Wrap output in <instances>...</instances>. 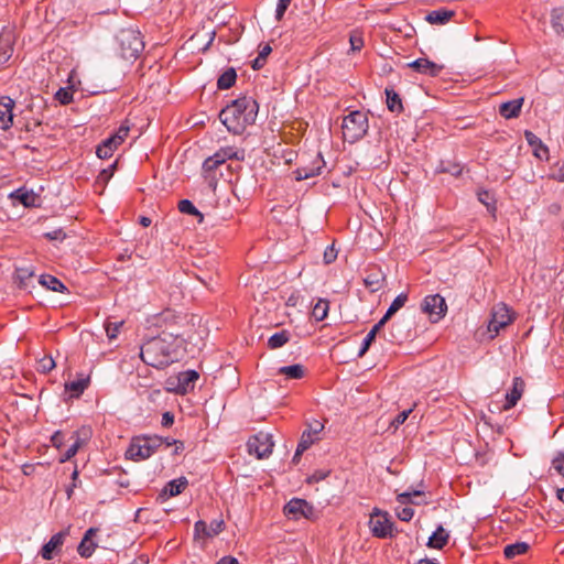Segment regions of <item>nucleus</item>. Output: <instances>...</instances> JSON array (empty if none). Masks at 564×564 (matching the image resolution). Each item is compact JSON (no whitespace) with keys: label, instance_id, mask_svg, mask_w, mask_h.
<instances>
[{"label":"nucleus","instance_id":"nucleus-1","mask_svg":"<svg viewBox=\"0 0 564 564\" xmlns=\"http://www.w3.org/2000/svg\"><path fill=\"white\" fill-rule=\"evenodd\" d=\"M259 106L252 97H240L219 112V119L229 132L240 134L254 123Z\"/></svg>","mask_w":564,"mask_h":564},{"label":"nucleus","instance_id":"nucleus-2","mask_svg":"<svg viewBox=\"0 0 564 564\" xmlns=\"http://www.w3.org/2000/svg\"><path fill=\"white\" fill-rule=\"evenodd\" d=\"M175 338L171 334L152 337L140 347L142 361L156 369H163L174 361Z\"/></svg>","mask_w":564,"mask_h":564},{"label":"nucleus","instance_id":"nucleus-3","mask_svg":"<svg viewBox=\"0 0 564 564\" xmlns=\"http://www.w3.org/2000/svg\"><path fill=\"white\" fill-rule=\"evenodd\" d=\"M369 128L367 113L356 110L344 117L341 129L344 139L352 143L365 137Z\"/></svg>","mask_w":564,"mask_h":564},{"label":"nucleus","instance_id":"nucleus-4","mask_svg":"<svg viewBox=\"0 0 564 564\" xmlns=\"http://www.w3.org/2000/svg\"><path fill=\"white\" fill-rule=\"evenodd\" d=\"M120 54L124 59H135L144 48L141 33L133 29H122L117 35Z\"/></svg>","mask_w":564,"mask_h":564},{"label":"nucleus","instance_id":"nucleus-5","mask_svg":"<svg viewBox=\"0 0 564 564\" xmlns=\"http://www.w3.org/2000/svg\"><path fill=\"white\" fill-rule=\"evenodd\" d=\"M369 527L372 535L378 539H392L399 532L389 513L378 508L370 514Z\"/></svg>","mask_w":564,"mask_h":564},{"label":"nucleus","instance_id":"nucleus-6","mask_svg":"<svg viewBox=\"0 0 564 564\" xmlns=\"http://www.w3.org/2000/svg\"><path fill=\"white\" fill-rule=\"evenodd\" d=\"M513 321L514 312L506 303L500 302L494 305L487 325V330L490 334L489 338L497 337L500 330L512 324Z\"/></svg>","mask_w":564,"mask_h":564},{"label":"nucleus","instance_id":"nucleus-7","mask_svg":"<svg viewBox=\"0 0 564 564\" xmlns=\"http://www.w3.org/2000/svg\"><path fill=\"white\" fill-rule=\"evenodd\" d=\"M421 310L429 315L432 323H437L446 315L447 304L440 294L426 295L422 301Z\"/></svg>","mask_w":564,"mask_h":564},{"label":"nucleus","instance_id":"nucleus-8","mask_svg":"<svg viewBox=\"0 0 564 564\" xmlns=\"http://www.w3.org/2000/svg\"><path fill=\"white\" fill-rule=\"evenodd\" d=\"M284 513L294 520L301 518L311 519L314 516V507L304 499L293 498L284 506Z\"/></svg>","mask_w":564,"mask_h":564},{"label":"nucleus","instance_id":"nucleus-9","mask_svg":"<svg viewBox=\"0 0 564 564\" xmlns=\"http://www.w3.org/2000/svg\"><path fill=\"white\" fill-rule=\"evenodd\" d=\"M273 445L271 436L263 433L254 435L248 441L249 453L254 454L259 459L269 457L272 453Z\"/></svg>","mask_w":564,"mask_h":564},{"label":"nucleus","instance_id":"nucleus-10","mask_svg":"<svg viewBox=\"0 0 564 564\" xmlns=\"http://www.w3.org/2000/svg\"><path fill=\"white\" fill-rule=\"evenodd\" d=\"M152 455L153 453L150 451V446L144 435L133 437L126 452V457L134 462L148 459Z\"/></svg>","mask_w":564,"mask_h":564},{"label":"nucleus","instance_id":"nucleus-11","mask_svg":"<svg viewBox=\"0 0 564 564\" xmlns=\"http://www.w3.org/2000/svg\"><path fill=\"white\" fill-rule=\"evenodd\" d=\"M324 166L325 161L322 154L318 153L311 165L300 166L293 173L295 174L296 181H303L319 175Z\"/></svg>","mask_w":564,"mask_h":564},{"label":"nucleus","instance_id":"nucleus-12","mask_svg":"<svg viewBox=\"0 0 564 564\" xmlns=\"http://www.w3.org/2000/svg\"><path fill=\"white\" fill-rule=\"evenodd\" d=\"M324 425L319 421L308 424V427L302 433L297 444V455H302L308 449L315 441V436L322 432Z\"/></svg>","mask_w":564,"mask_h":564},{"label":"nucleus","instance_id":"nucleus-13","mask_svg":"<svg viewBox=\"0 0 564 564\" xmlns=\"http://www.w3.org/2000/svg\"><path fill=\"white\" fill-rule=\"evenodd\" d=\"M15 106V101L8 97L3 96L0 98V129L7 131L13 124V108Z\"/></svg>","mask_w":564,"mask_h":564},{"label":"nucleus","instance_id":"nucleus-14","mask_svg":"<svg viewBox=\"0 0 564 564\" xmlns=\"http://www.w3.org/2000/svg\"><path fill=\"white\" fill-rule=\"evenodd\" d=\"M408 66L415 69L420 74L429 75L432 77L438 76L444 68L443 65L436 64L430 61L429 58L424 57L417 58L409 63Z\"/></svg>","mask_w":564,"mask_h":564},{"label":"nucleus","instance_id":"nucleus-15","mask_svg":"<svg viewBox=\"0 0 564 564\" xmlns=\"http://www.w3.org/2000/svg\"><path fill=\"white\" fill-rule=\"evenodd\" d=\"M525 383L521 377H514L512 380V388L506 394V403L503 405V410H510L518 401L522 398L524 392Z\"/></svg>","mask_w":564,"mask_h":564},{"label":"nucleus","instance_id":"nucleus-16","mask_svg":"<svg viewBox=\"0 0 564 564\" xmlns=\"http://www.w3.org/2000/svg\"><path fill=\"white\" fill-rule=\"evenodd\" d=\"M67 531H59L56 534L52 535L50 541L46 542L41 549V556L44 560H52L54 553L62 547L64 544L65 538L67 536Z\"/></svg>","mask_w":564,"mask_h":564},{"label":"nucleus","instance_id":"nucleus-17","mask_svg":"<svg viewBox=\"0 0 564 564\" xmlns=\"http://www.w3.org/2000/svg\"><path fill=\"white\" fill-rule=\"evenodd\" d=\"M384 281L386 275L379 268L369 269L364 278V283L370 292H377L382 289Z\"/></svg>","mask_w":564,"mask_h":564},{"label":"nucleus","instance_id":"nucleus-18","mask_svg":"<svg viewBox=\"0 0 564 564\" xmlns=\"http://www.w3.org/2000/svg\"><path fill=\"white\" fill-rule=\"evenodd\" d=\"M188 486V480L185 477H180L177 479H173L169 481L164 488L161 490L159 497L163 500L178 496L182 494L185 488Z\"/></svg>","mask_w":564,"mask_h":564},{"label":"nucleus","instance_id":"nucleus-19","mask_svg":"<svg viewBox=\"0 0 564 564\" xmlns=\"http://www.w3.org/2000/svg\"><path fill=\"white\" fill-rule=\"evenodd\" d=\"M199 375L196 370L182 371L177 376V390L182 394L192 391L195 387V382L198 380Z\"/></svg>","mask_w":564,"mask_h":564},{"label":"nucleus","instance_id":"nucleus-20","mask_svg":"<svg viewBox=\"0 0 564 564\" xmlns=\"http://www.w3.org/2000/svg\"><path fill=\"white\" fill-rule=\"evenodd\" d=\"M524 138H525L528 144L533 149V154L536 158H539V159L546 158L547 159L549 149L536 134H534L530 130H525Z\"/></svg>","mask_w":564,"mask_h":564},{"label":"nucleus","instance_id":"nucleus-21","mask_svg":"<svg viewBox=\"0 0 564 564\" xmlns=\"http://www.w3.org/2000/svg\"><path fill=\"white\" fill-rule=\"evenodd\" d=\"M215 158L220 160V162L224 164L227 160H236V161H243L246 153L243 149H238L236 147L227 145L221 147L218 151L215 153Z\"/></svg>","mask_w":564,"mask_h":564},{"label":"nucleus","instance_id":"nucleus-22","mask_svg":"<svg viewBox=\"0 0 564 564\" xmlns=\"http://www.w3.org/2000/svg\"><path fill=\"white\" fill-rule=\"evenodd\" d=\"M522 105L523 98H518L503 102L499 107V113L501 117L506 119L518 118L520 116Z\"/></svg>","mask_w":564,"mask_h":564},{"label":"nucleus","instance_id":"nucleus-23","mask_svg":"<svg viewBox=\"0 0 564 564\" xmlns=\"http://www.w3.org/2000/svg\"><path fill=\"white\" fill-rule=\"evenodd\" d=\"M448 532L442 525H438L437 529L429 538L426 546L430 549L442 550L448 543Z\"/></svg>","mask_w":564,"mask_h":564},{"label":"nucleus","instance_id":"nucleus-24","mask_svg":"<svg viewBox=\"0 0 564 564\" xmlns=\"http://www.w3.org/2000/svg\"><path fill=\"white\" fill-rule=\"evenodd\" d=\"M90 383L89 376H82L77 380L65 383V390L70 392L72 398H79Z\"/></svg>","mask_w":564,"mask_h":564},{"label":"nucleus","instance_id":"nucleus-25","mask_svg":"<svg viewBox=\"0 0 564 564\" xmlns=\"http://www.w3.org/2000/svg\"><path fill=\"white\" fill-rule=\"evenodd\" d=\"M387 107L391 112L401 113L403 105L400 95L393 88H386Z\"/></svg>","mask_w":564,"mask_h":564},{"label":"nucleus","instance_id":"nucleus-26","mask_svg":"<svg viewBox=\"0 0 564 564\" xmlns=\"http://www.w3.org/2000/svg\"><path fill=\"white\" fill-rule=\"evenodd\" d=\"M551 26L554 32L564 37V8H555L551 11Z\"/></svg>","mask_w":564,"mask_h":564},{"label":"nucleus","instance_id":"nucleus-27","mask_svg":"<svg viewBox=\"0 0 564 564\" xmlns=\"http://www.w3.org/2000/svg\"><path fill=\"white\" fill-rule=\"evenodd\" d=\"M278 373L285 376L288 379H302L306 373V369L303 365L295 364L280 367Z\"/></svg>","mask_w":564,"mask_h":564},{"label":"nucleus","instance_id":"nucleus-28","mask_svg":"<svg viewBox=\"0 0 564 564\" xmlns=\"http://www.w3.org/2000/svg\"><path fill=\"white\" fill-rule=\"evenodd\" d=\"M452 17H454V12L446 9H438L431 11L426 15V21L431 24H445L448 22Z\"/></svg>","mask_w":564,"mask_h":564},{"label":"nucleus","instance_id":"nucleus-29","mask_svg":"<svg viewBox=\"0 0 564 564\" xmlns=\"http://www.w3.org/2000/svg\"><path fill=\"white\" fill-rule=\"evenodd\" d=\"M119 143H116L115 139L111 137L107 138L99 144L96 149V154L99 159H108L112 155L113 151L119 147Z\"/></svg>","mask_w":564,"mask_h":564},{"label":"nucleus","instance_id":"nucleus-30","mask_svg":"<svg viewBox=\"0 0 564 564\" xmlns=\"http://www.w3.org/2000/svg\"><path fill=\"white\" fill-rule=\"evenodd\" d=\"M237 73L235 68L229 67L218 77L217 87L221 90L229 89L235 85Z\"/></svg>","mask_w":564,"mask_h":564},{"label":"nucleus","instance_id":"nucleus-31","mask_svg":"<svg viewBox=\"0 0 564 564\" xmlns=\"http://www.w3.org/2000/svg\"><path fill=\"white\" fill-rule=\"evenodd\" d=\"M46 289L63 293L66 290V286L62 281L51 274H42L39 281Z\"/></svg>","mask_w":564,"mask_h":564},{"label":"nucleus","instance_id":"nucleus-32","mask_svg":"<svg viewBox=\"0 0 564 564\" xmlns=\"http://www.w3.org/2000/svg\"><path fill=\"white\" fill-rule=\"evenodd\" d=\"M530 549V545L527 542H516L513 544H508L503 554L507 558H514L518 555L525 554Z\"/></svg>","mask_w":564,"mask_h":564},{"label":"nucleus","instance_id":"nucleus-33","mask_svg":"<svg viewBox=\"0 0 564 564\" xmlns=\"http://www.w3.org/2000/svg\"><path fill=\"white\" fill-rule=\"evenodd\" d=\"M328 310H329V302L327 300L319 299L313 306L312 317L316 322H322L327 317Z\"/></svg>","mask_w":564,"mask_h":564},{"label":"nucleus","instance_id":"nucleus-34","mask_svg":"<svg viewBox=\"0 0 564 564\" xmlns=\"http://www.w3.org/2000/svg\"><path fill=\"white\" fill-rule=\"evenodd\" d=\"M291 336L285 329L273 334L268 340V347L270 349H278L289 343Z\"/></svg>","mask_w":564,"mask_h":564},{"label":"nucleus","instance_id":"nucleus-35","mask_svg":"<svg viewBox=\"0 0 564 564\" xmlns=\"http://www.w3.org/2000/svg\"><path fill=\"white\" fill-rule=\"evenodd\" d=\"M13 47L9 36L0 35V65L7 63L11 57Z\"/></svg>","mask_w":564,"mask_h":564},{"label":"nucleus","instance_id":"nucleus-36","mask_svg":"<svg viewBox=\"0 0 564 564\" xmlns=\"http://www.w3.org/2000/svg\"><path fill=\"white\" fill-rule=\"evenodd\" d=\"M177 207L181 213L197 217L198 223L204 220V215L194 206L189 199L180 200Z\"/></svg>","mask_w":564,"mask_h":564},{"label":"nucleus","instance_id":"nucleus-37","mask_svg":"<svg viewBox=\"0 0 564 564\" xmlns=\"http://www.w3.org/2000/svg\"><path fill=\"white\" fill-rule=\"evenodd\" d=\"M478 200L487 207V210L492 215L496 213V199L489 191H479Z\"/></svg>","mask_w":564,"mask_h":564},{"label":"nucleus","instance_id":"nucleus-38","mask_svg":"<svg viewBox=\"0 0 564 564\" xmlns=\"http://www.w3.org/2000/svg\"><path fill=\"white\" fill-rule=\"evenodd\" d=\"M406 301H408V294H405V293L399 294L393 300V302L389 306L388 311L386 312V314H384L386 319H390L401 307L404 306Z\"/></svg>","mask_w":564,"mask_h":564},{"label":"nucleus","instance_id":"nucleus-39","mask_svg":"<svg viewBox=\"0 0 564 564\" xmlns=\"http://www.w3.org/2000/svg\"><path fill=\"white\" fill-rule=\"evenodd\" d=\"M424 492L421 490H412V491H405L401 492L397 496V501L401 505L406 503H414V505H421V502L412 500L413 497H423Z\"/></svg>","mask_w":564,"mask_h":564},{"label":"nucleus","instance_id":"nucleus-40","mask_svg":"<svg viewBox=\"0 0 564 564\" xmlns=\"http://www.w3.org/2000/svg\"><path fill=\"white\" fill-rule=\"evenodd\" d=\"M91 436V431L87 426H83L72 433L70 440L74 442H79V447H82Z\"/></svg>","mask_w":564,"mask_h":564},{"label":"nucleus","instance_id":"nucleus-41","mask_svg":"<svg viewBox=\"0 0 564 564\" xmlns=\"http://www.w3.org/2000/svg\"><path fill=\"white\" fill-rule=\"evenodd\" d=\"M437 172L459 176L463 172V169L458 163L441 162L440 166L437 167Z\"/></svg>","mask_w":564,"mask_h":564},{"label":"nucleus","instance_id":"nucleus-42","mask_svg":"<svg viewBox=\"0 0 564 564\" xmlns=\"http://www.w3.org/2000/svg\"><path fill=\"white\" fill-rule=\"evenodd\" d=\"M221 164L223 163L220 160L215 158V154L208 156L203 163V172L205 173V177H213L210 173H213Z\"/></svg>","mask_w":564,"mask_h":564},{"label":"nucleus","instance_id":"nucleus-43","mask_svg":"<svg viewBox=\"0 0 564 564\" xmlns=\"http://www.w3.org/2000/svg\"><path fill=\"white\" fill-rule=\"evenodd\" d=\"M17 280L19 282L20 289H26L28 288V280L33 278L34 272L29 268H19L17 269Z\"/></svg>","mask_w":564,"mask_h":564},{"label":"nucleus","instance_id":"nucleus-44","mask_svg":"<svg viewBox=\"0 0 564 564\" xmlns=\"http://www.w3.org/2000/svg\"><path fill=\"white\" fill-rule=\"evenodd\" d=\"M350 48L354 52H359L364 47V37L361 32L355 30L349 36Z\"/></svg>","mask_w":564,"mask_h":564},{"label":"nucleus","instance_id":"nucleus-45","mask_svg":"<svg viewBox=\"0 0 564 564\" xmlns=\"http://www.w3.org/2000/svg\"><path fill=\"white\" fill-rule=\"evenodd\" d=\"M55 366V361L51 356H44L37 362V370L42 373H48Z\"/></svg>","mask_w":564,"mask_h":564},{"label":"nucleus","instance_id":"nucleus-46","mask_svg":"<svg viewBox=\"0 0 564 564\" xmlns=\"http://www.w3.org/2000/svg\"><path fill=\"white\" fill-rule=\"evenodd\" d=\"M15 197L20 200L22 205L25 207H30L34 205L35 196L33 193L23 192L22 189H18L15 192Z\"/></svg>","mask_w":564,"mask_h":564},{"label":"nucleus","instance_id":"nucleus-47","mask_svg":"<svg viewBox=\"0 0 564 564\" xmlns=\"http://www.w3.org/2000/svg\"><path fill=\"white\" fill-rule=\"evenodd\" d=\"M150 451L154 454L164 444V437L159 435H144Z\"/></svg>","mask_w":564,"mask_h":564},{"label":"nucleus","instance_id":"nucleus-48","mask_svg":"<svg viewBox=\"0 0 564 564\" xmlns=\"http://www.w3.org/2000/svg\"><path fill=\"white\" fill-rule=\"evenodd\" d=\"M225 528V522L224 520L219 519V520H213L209 524H208V533H207V538H212V536H215L217 534H219Z\"/></svg>","mask_w":564,"mask_h":564},{"label":"nucleus","instance_id":"nucleus-49","mask_svg":"<svg viewBox=\"0 0 564 564\" xmlns=\"http://www.w3.org/2000/svg\"><path fill=\"white\" fill-rule=\"evenodd\" d=\"M55 98L62 105H68L73 101V93L68 88H59L55 94Z\"/></svg>","mask_w":564,"mask_h":564},{"label":"nucleus","instance_id":"nucleus-50","mask_svg":"<svg viewBox=\"0 0 564 564\" xmlns=\"http://www.w3.org/2000/svg\"><path fill=\"white\" fill-rule=\"evenodd\" d=\"M86 547H88V550H86V549L84 550L82 547V542L79 543V545L77 547L78 554L84 558H88L93 555V553L95 552V550L97 547V544L94 541H86Z\"/></svg>","mask_w":564,"mask_h":564},{"label":"nucleus","instance_id":"nucleus-51","mask_svg":"<svg viewBox=\"0 0 564 564\" xmlns=\"http://www.w3.org/2000/svg\"><path fill=\"white\" fill-rule=\"evenodd\" d=\"M395 513H397V517L401 521L409 522L414 517V509H412L411 507H403V508L397 509Z\"/></svg>","mask_w":564,"mask_h":564},{"label":"nucleus","instance_id":"nucleus-52","mask_svg":"<svg viewBox=\"0 0 564 564\" xmlns=\"http://www.w3.org/2000/svg\"><path fill=\"white\" fill-rule=\"evenodd\" d=\"M292 0H278L275 20L281 21Z\"/></svg>","mask_w":564,"mask_h":564},{"label":"nucleus","instance_id":"nucleus-53","mask_svg":"<svg viewBox=\"0 0 564 564\" xmlns=\"http://www.w3.org/2000/svg\"><path fill=\"white\" fill-rule=\"evenodd\" d=\"M553 468L564 477V452H558L552 460Z\"/></svg>","mask_w":564,"mask_h":564},{"label":"nucleus","instance_id":"nucleus-54","mask_svg":"<svg viewBox=\"0 0 564 564\" xmlns=\"http://www.w3.org/2000/svg\"><path fill=\"white\" fill-rule=\"evenodd\" d=\"M129 131L130 128L128 126L121 124L111 138L115 139L116 143L121 144L128 137Z\"/></svg>","mask_w":564,"mask_h":564},{"label":"nucleus","instance_id":"nucleus-55","mask_svg":"<svg viewBox=\"0 0 564 564\" xmlns=\"http://www.w3.org/2000/svg\"><path fill=\"white\" fill-rule=\"evenodd\" d=\"M79 442H74L67 449L66 452L62 455V457L59 458V462L61 463H65L66 460H69L72 457H74L78 449H79Z\"/></svg>","mask_w":564,"mask_h":564},{"label":"nucleus","instance_id":"nucleus-56","mask_svg":"<svg viewBox=\"0 0 564 564\" xmlns=\"http://www.w3.org/2000/svg\"><path fill=\"white\" fill-rule=\"evenodd\" d=\"M122 322L120 323H108L106 325V333L109 339H115L118 336L119 328L122 326Z\"/></svg>","mask_w":564,"mask_h":564},{"label":"nucleus","instance_id":"nucleus-57","mask_svg":"<svg viewBox=\"0 0 564 564\" xmlns=\"http://www.w3.org/2000/svg\"><path fill=\"white\" fill-rule=\"evenodd\" d=\"M375 337L372 334H367L366 337L364 338L362 340V344H361V347L358 351V357H362L367 351L368 349L370 348L371 344L375 341Z\"/></svg>","mask_w":564,"mask_h":564},{"label":"nucleus","instance_id":"nucleus-58","mask_svg":"<svg viewBox=\"0 0 564 564\" xmlns=\"http://www.w3.org/2000/svg\"><path fill=\"white\" fill-rule=\"evenodd\" d=\"M323 259L326 264H330L337 259V250L334 246H329L325 249Z\"/></svg>","mask_w":564,"mask_h":564},{"label":"nucleus","instance_id":"nucleus-59","mask_svg":"<svg viewBox=\"0 0 564 564\" xmlns=\"http://www.w3.org/2000/svg\"><path fill=\"white\" fill-rule=\"evenodd\" d=\"M44 237L50 240H63L66 237V234L63 231V229L58 228L48 232L44 234Z\"/></svg>","mask_w":564,"mask_h":564},{"label":"nucleus","instance_id":"nucleus-60","mask_svg":"<svg viewBox=\"0 0 564 564\" xmlns=\"http://www.w3.org/2000/svg\"><path fill=\"white\" fill-rule=\"evenodd\" d=\"M411 412H412V409L404 410V411L400 412L391 423L394 426V429H398L401 424H403L406 421V419L409 417Z\"/></svg>","mask_w":564,"mask_h":564},{"label":"nucleus","instance_id":"nucleus-61","mask_svg":"<svg viewBox=\"0 0 564 564\" xmlns=\"http://www.w3.org/2000/svg\"><path fill=\"white\" fill-rule=\"evenodd\" d=\"M64 441L65 436L62 431H56L51 437L52 445L58 449L64 445Z\"/></svg>","mask_w":564,"mask_h":564},{"label":"nucleus","instance_id":"nucleus-62","mask_svg":"<svg viewBox=\"0 0 564 564\" xmlns=\"http://www.w3.org/2000/svg\"><path fill=\"white\" fill-rule=\"evenodd\" d=\"M194 530H195V534L196 535H204V536H207V533H208V524L203 521V520H198L195 525H194Z\"/></svg>","mask_w":564,"mask_h":564},{"label":"nucleus","instance_id":"nucleus-63","mask_svg":"<svg viewBox=\"0 0 564 564\" xmlns=\"http://www.w3.org/2000/svg\"><path fill=\"white\" fill-rule=\"evenodd\" d=\"M327 475H328V473H324L322 470H317V471H315L313 475H311L307 478V482L308 484L318 482V481L325 479L327 477Z\"/></svg>","mask_w":564,"mask_h":564},{"label":"nucleus","instance_id":"nucleus-64","mask_svg":"<svg viewBox=\"0 0 564 564\" xmlns=\"http://www.w3.org/2000/svg\"><path fill=\"white\" fill-rule=\"evenodd\" d=\"M552 178L557 182H564V162L553 172Z\"/></svg>","mask_w":564,"mask_h":564}]
</instances>
